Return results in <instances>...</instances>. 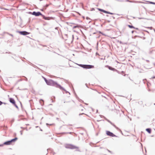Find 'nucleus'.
<instances>
[{
    "label": "nucleus",
    "mask_w": 155,
    "mask_h": 155,
    "mask_svg": "<svg viewBox=\"0 0 155 155\" xmlns=\"http://www.w3.org/2000/svg\"><path fill=\"white\" fill-rule=\"evenodd\" d=\"M43 78L44 79L45 81V82H46V84H47L48 82L49 81V80H47L46 78H45L43 77Z\"/></svg>",
    "instance_id": "nucleus-14"
},
{
    "label": "nucleus",
    "mask_w": 155,
    "mask_h": 155,
    "mask_svg": "<svg viewBox=\"0 0 155 155\" xmlns=\"http://www.w3.org/2000/svg\"><path fill=\"white\" fill-rule=\"evenodd\" d=\"M9 101L10 102L13 104H15V101L12 98H10L9 99Z\"/></svg>",
    "instance_id": "nucleus-11"
},
{
    "label": "nucleus",
    "mask_w": 155,
    "mask_h": 155,
    "mask_svg": "<svg viewBox=\"0 0 155 155\" xmlns=\"http://www.w3.org/2000/svg\"><path fill=\"white\" fill-rule=\"evenodd\" d=\"M18 139V138L17 137L15 138L14 139H12L10 141H8L4 142L3 143V145H10L12 144L13 143L15 142Z\"/></svg>",
    "instance_id": "nucleus-1"
},
{
    "label": "nucleus",
    "mask_w": 155,
    "mask_h": 155,
    "mask_svg": "<svg viewBox=\"0 0 155 155\" xmlns=\"http://www.w3.org/2000/svg\"><path fill=\"white\" fill-rule=\"evenodd\" d=\"M0 146H3V145H0Z\"/></svg>",
    "instance_id": "nucleus-22"
},
{
    "label": "nucleus",
    "mask_w": 155,
    "mask_h": 155,
    "mask_svg": "<svg viewBox=\"0 0 155 155\" xmlns=\"http://www.w3.org/2000/svg\"><path fill=\"white\" fill-rule=\"evenodd\" d=\"M106 134L107 135L111 137H117L115 135L109 131H106Z\"/></svg>",
    "instance_id": "nucleus-4"
},
{
    "label": "nucleus",
    "mask_w": 155,
    "mask_h": 155,
    "mask_svg": "<svg viewBox=\"0 0 155 155\" xmlns=\"http://www.w3.org/2000/svg\"><path fill=\"white\" fill-rule=\"evenodd\" d=\"M98 10L99 11H101V12H103L104 13H108V14H112V13H110V12H108L106 11H105V10H104L103 9H100V8H99L98 9Z\"/></svg>",
    "instance_id": "nucleus-10"
},
{
    "label": "nucleus",
    "mask_w": 155,
    "mask_h": 155,
    "mask_svg": "<svg viewBox=\"0 0 155 155\" xmlns=\"http://www.w3.org/2000/svg\"><path fill=\"white\" fill-rule=\"evenodd\" d=\"M109 68L110 69V70H115L114 68H111L110 67H109Z\"/></svg>",
    "instance_id": "nucleus-16"
},
{
    "label": "nucleus",
    "mask_w": 155,
    "mask_h": 155,
    "mask_svg": "<svg viewBox=\"0 0 155 155\" xmlns=\"http://www.w3.org/2000/svg\"><path fill=\"white\" fill-rule=\"evenodd\" d=\"M18 32L20 34L23 35H26L29 34V33L25 31H18Z\"/></svg>",
    "instance_id": "nucleus-7"
},
{
    "label": "nucleus",
    "mask_w": 155,
    "mask_h": 155,
    "mask_svg": "<svg viewBox=\"0 0 155 155\" xmlns=\"http://www.w3.org/2000/svg\"><path fill=\"white\" fill-rule=\"evenodd\" d=\"M146 130L149 133H151V129L150 128H147L146 129Z\"/></svg>",
    "instance_id": "nucleus-13"
},
{
    "label": "nucleus",
    "mask_w": 155,
    "mask_h": 155,
    "mask_svg": "<svg viewBox=\"0 0 155 155\" xmlns=\"http://www.w3.org/2000/svg\"><path fill=\"white\" fill-rule=\"evenodd\" d=\"M65 147L67 148L74 149L77 148V147L71 144H66L65 145Z\"/></svg>",
    "instance_id": "nucleus-2"
},
{
    "label": "nucleus",
    "mask_w": 155,
    "mask_h": 155,
    "mask_svg": "<svg viewBox=\"0 0 155 155\" xmlns=\"http://www.w3.org/2000/svg\"><path fill=\"white\" fill-rule=\"evenodd\" d=\"M151 3L152 4H155V3H154V2H151Z\"/></svg>",
    "instance_id": "nucleus-18"
},
{
    "label": "nucleus",
    "mask_w": 155,
    "mask_h": 155,
    "mask_svg": "<svg viewBox=\"0 0 155 155\" xmlns=\"http://www.w3.org/2000/svg\"><path fill=\"white\" fill-rule=\"evenodd\" d=\"M32 14L36 16H38L42 15L41 14L40 12H34L32 13Z\"/></svg>",
    "instance_id": "nucleus-8"
},
{
    "label": "nucleus",
    "mask_w": 155,
    "mask_h": 155,
    "mask_svg": "<svg viewBox=\"0 0 155 155\" xmlns=\"http://www.w3.org/2000/svg\"><path fill=\"white\" fill-rule=\"evenodd\" d=\"M128 26L130 28H135L134 26H132L130 25H128Z\"/></svg>",
    "instance_id": "nucleus-15"
},
{
    "label": "nucleus",
    "mask_w": 155,
    "mask_h": 155,
    "mask_svg": "<svg viewBox=\"0 0 155 155\" xmlns=\"http://www.w3.org/2000/svg\"><path fill=\"white\" fill-rule=\"evenodd\" d=\"M54 86L55 87H58L61 90H63V88L60 85L58 84L56 82H55L54 84Z\"/></svg>",
    "instance_id": "nucleus-6"
},
{
    "label": "nucleus",
    "mask_w": 155,
    "mask_h": 155,
    "mask_svg": "<svg viewBox=\"0 0 155 155\" xmlns=\"http://www.w3.org/2000/svg\"><path fill=\"white\" fill-rule=\"evenodd\" d=\"M81 66L85 68H91L93 67V66L87 65H81Z\"/></svg>",
    "instance_id": "nucleus-3"
},
{
    "label": "nucleus",
    "mask_w": 155,
    "mask_h": 155,
    "mask_svg": "<svg viewBox=\"0 0 155 155\" xmlns=\"http://www.w3.org/2000/svg\"><path fill=\"white\" fill-rule=\"evenodd\" d=\"M48 5H46V7H48Z\"/></svg>",
    "instance_id": "nucleus-21"
},
{
    "label": "nucleus",
    "mask_w": 155,
    "mask_h": 155,
    "mask_svg": "<svg viewBox=\"0 0 155 155\" xmlns=\"http://www.w3.org/2000/svg\"><path fill=\"white\" fill-rule=\"evenodd\" d=\"M135 29H136L137 30H138V28H135Z\"/></svg>",
    "instance_id": "nucleus-20"
},
{
    "label": "nucleus",
    "mask_w": 155,
    "mask_h": 155,
    "mask_svg": "<svg viewBox=\"0 0 155 155\" xmlns=\"http://www.w3.org/2000/svg\"><path fill=\"white\" fill-rule=\"evenodd\" d=\"M10 35H11L12 36H13V35H12L11 34H10Z\"/></svg>",
    "instance_id": "nucleus-19"
},
{
    "label": "nucleus",
    "mask_w": 155,
    "mask_h": 155,
    "mask_svg": "<svg viewBox=\"0 0 155 155\" xmlns=\"http://www.w3.org/2000/svg\"><path fill=\"white\" fill-rule=\"evenodd\" d=\"M2 104V102L0 101V105H1Z\"/></svg>",
    "instance_id": "nucleus-17"
},
{
    "label": "nucleus",
    "mask_w": 155,
    "mask_h": 155,
    "mask_svg": "<svg viewBox=\"0 0 155 155\" xmlns=\"http://www.w3.org/2000/svg\"><path fill=\"white\" fill-rule=\"evenodd\" d=\"M81 25H77L76 26H74L73 27V28H81Z\"/></svg>",
    "instance_id": "nucleus-12"
},
{
    "label": "nucleus",
    "mask_w": 155,
    "mask_h": 155,
    "mask_svg": "<svg viewBox=\"0 0 155 155\" xmlns=\"http://www.w3.org/2000/svg\"><path fill=\"white\" fill-rule=\"evenodd\" d=\"M98 10L99 11H101V12H103L104 13H108V14H112V13H110V12H108L106 11H105V10H104L103 9H100V8H99L98 9Z\"/></svg>",
    "instance_id": "nucleus-9"
},
{
    "label": "nucleus",
    "mask_w": 155,
    "mask_h": 155,
    "mask_svg": "<svg viewBox=\"0 0 155 155\" xmlns=\"http://www.w3.org/2000/svg\"><path fill=\"white\" fill-rule=\"evenodd\" d=\"M55 83V82L52 80H49V81L48 82V84H47L48 85L51 86H53L54 85V84Z\"/></svg>",
    "instance_id": "nucleus-5"
}]
</instances>
